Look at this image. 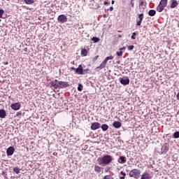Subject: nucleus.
<instances>
[{
  "mask_svg": "<svg viewBox=\"0 0 179 179\" xmlns=\"http://www.w3.org/2000/svg\"><path fill=\"white\" fill-rule=\"evenodd\" d=\"M99 166H107L113 162V157L111 155H105L101 159L99 158L97 159Z\"/></svg>",
  "mask_w": 179,
  "mask_h": 179,
  "instance_id": "nucleus-1",
  "label": "nucleus"
},
{
  "mask_svg": "<svg viewBox=\"0 0 179 179\" xmlns=\"http://www.w3.org/2000/svg\"><path fill=\"white\" fill-rule=\"evenodd\" d=\"M129 177H133V178L138 179L141 177V170L134 169L129 172Z\"/></svg>",
  "mask_w": 179,
  "mask_h": 179,
  "instance_id": "nucleus-2",
  "label": "nucleus"
},
{
  "mask_svg": "<svg viewBox=\"0 0 179 179\" xmlns=\"http://www.w3.org/2000/svg\"><path fill=\"white\" fill-rule=\"evenodd\" d=\"M109 59H114V56L110 55L109 57H106L100 66L96 67V69H103V68H106V65H107V62Z\"/></svg>",
  "mask_w": 179,
  "mask_h": 179,
  "instance_id": "nucleus-3",
  "label": "nucleus"
},
{
  "mask_svg": "<svg viewBox=\"0 0 179 179\" xmlns=\"http://www.w3.org/2000/svg\"><path fill=\"white\" fill-rule=\"evenodd\" d=\"M167 6V1H160L159 5L157 7V12H163L164 8Z\"/></svg>",
  "mask_w": 179,
  "mask_h": 179,
  "instance_id": "nucleus-4",
  "label": "nucleus"
},
{
  "mask_svg": "<svg viewBox=\"0 0 179 179\" xmlns=\"http://www.w3.org/2000/svg\"><path fill=\"white\" fill-rule=\"evenodd\" d=\"M59 23H66L68 22V17L65 15H60L57 17Z\"/></svg>",
  "mask_w": 179,
  "mask_h": 179,
  "instance_id": "nucleus-5",
  "label": "nucleus"
},
{
  "mask_svg": "<svg viewBox=\"0 0 179 179\" xmlns=\"http://www.w3.org/2000/svg\"><path fill=\"white\" fill-rule=\"evenodd\" d=\"M71 69L74 71L78 75H82V72L83 71V66H82V64H80L77 69L75 67H71Z\"/></svg>",
  "mask_w": 179,
  "mask_h": 179,
  "instance_id": "nucleus-6",
  "label": "nucleus"
},
{
  "mask_svg": "<svg viewBox=\"0 0 179 179\" xmlns=\"http://www.w3.org/2000/svg\"><path fill=\"white\" fill-rule=\"evenodd\" d=\"M10 107L12 110H14L15 111H17V110H20V107H22V104H20V102L14 103L10 105Z\"/></svg>",
  "mask_w": 179,
  "mask_h": 179,
  "instance_id": "nucleus-7",
  "label": "nucleus"
},
{
  "mask_svg": "<svg viewBox=\"0 0 179 179\" xmlns=\"http://www.w3.org/2000/svg\"><path fill=\"white\" fill-rule=\"evenodd\" d=\"M101 124L97 122H93L91 124V129L92 131H96V129H99L101 128Z\"/></svg>",
  "mask_w": 179,
  "mask_h": 179,
  "instance_id": "nucleus-8",
  "label": "nucleus"
},
{
  "mask_svg": "<svg viewBox=\"0 0 179 179\" xmlns=\"http://www.w3.org/2000/svg\"><path fill=\"white\" fill-rule=\"evenodd\" d=\"M69 83L64 81H59V89H64L65 87H69Z\"/></svg>",
  "mask_w": 179,
  "mask_h": 179,
  "instance_id": "nucleus-9",
  "label": "nucleus"
},
{
  "mask_svg": "<svg viewBox=\"0 0 179 179\" xmlns=\"http://www.w3.org/2000/svg\"><path fill=\"white\" fill-rule=\"evenodd\" d=\"M169 149H170V145L167 143H164L162 148V153H167L169 152Z\"/></svg>",
  "mask_w": 179,
  "mask_h": 179,
  "instance_id": "nucleus-10",
  "label": "nucleus"
},
{
  "mask_svg": "<svg viewBox=\"0 0 179 179\" xmlns=\"http://www.w3.org/2000/svg\"><path fill=\"white\" fill-rule=\"evenodd\" d=\"M120 82L121 83V85H123L124 86H127V85H129V78H127L126 79L120 78Z\"/></svg>",
  "mask_w": 179,
  "mask_h": 179,
  "instance_id": "nucleus-11",
  "label": "nucleus"
},
{
  "mask_svg": "<svg viewBox=\"0 0 179 179\" xmlns=\"http://www.w3.org/2000/svg\"><path fill=\"white\" fill-rule=\"evenodd\" d=\"M51 86L55 87V89H59V81L58 80L51 81Z\"/></svg>",
  "mask_w": 179,
  "mask_h": 179,
  "instance_id": "nucleus-12",
  "label": "nucleus"
},
{
  "mask_svg": "<svg viewBox=\"0 0 179 179\" xmlns=\"http://www.w3.org/2000/svg\"><path fill=\"white\" fill-rule=\"evenodd\" d=\"M6 153H7V156H12V155H13V153H15V148H13L12 146L9 147L7 149Z\"/></svg>",
  "mask_w": 179,
  "mask_h": 179,
  "instance_id": "nucleus-13",
  "label": "nucleus"
},
{
  "mask_svg": "<svg viewBox=\"0 0 179 179\" xmlns=\"http://www.w3.org/2000/svg\"><path fill=\"white\" fill-rule=\"evenodd\" d=\"M138 19L139 20H137L136 25L141 26V24H142V21L143 20V13L138 15Z\"/></svg>",
  "mask_w": 179,
  "mask_h": 179,
  "instance_id": "nucleus-14",
  "label": "nucleus"
},
{
  "mask_svg": "<svg viewBox=\"0 0 179 179\" xmlns=\"http://www.w3.org/2000/svg\"><path fill=\"white\" fill-rule=\"evenodd\" d=\"M141 179H152V176H150V174L145 172L141 175Z\"/></svg>",
  "mask_w": 179,
  "mask_h": 179,
  "instance_id": "nucleus-15",
  "label": "nucleus"
},
{
  "mask_svg": "<svg viewBox=\"0 0 179 179\" xmlns=\"http://www.w3.org/2000/svg\"><path fill=\"white\" fill-rule=\"evenodd\" d=\"M94 171H96V173H98V174H100V173L103 171V168L101 166H99V165H95Z\"/></svg>",
  "mask_w": 179,
  "mask_h": 179,
  "instance_id": "nucleus-16",
  "label": "nucleus"
},
{
  "mask_svg": "<svg viewBox=\"0 0 179 179\" xmlns=\"http://www.w3.org/2000/svg\"><path fill=\"white\" fill-rule=\"evenodd\" d=\"M113 126L114 127V128L118 129V128H121L122 124L120 122L115 121L113 123Z\"/></svg>",
  "mask_w": 179,
  "mask_h": 179,
  "instance_id": "nucleus-17",
  "label": "nucleus"
},
{
  "mask_svg": "<svg viewBox=\"0 0 179 179\" xmlns=\"http://www.w3.org/2000/svg\"><path fill=\"white\" fill-rule=\"evenodd\" d=\"M6 117V111L3 109L0 110V118H5Z\"/></svg>",
  "mask_w": 179,
  "mask_h": 179,
  "instance_id": "nucleus-18",
  "label": "nucleus"
},
{
  "mask_svg": "<svg viewBox=\"0 0 179 179\" xmlns=\"http://www.w3.org/2000/svg\"><path fill=\"white\" fill-rule=\"evenodd\" d=\"M177 6H178V2L177 1H172L170 6L171 8L173 9V8H177Z\"/></svg>",
  "mask_w": 179,
  "mask_h": 179,
  "instance_id": "nucleus-19",
  "label": "nucleus"
},
{
  "mask_svg": "<svg viewBox=\"0 0 179 179\" xmlns=\"http://www.w3.org/2000/svg\"><path fill=\"white\" fill-rule=\"evenodd\" d=\"M92 3V6L91 8H92V9H99V8H100V6H99V4L96 3V1H91Z\"/></svg>",
  "mask_w": 179,
  "mask_h": 179,
  "instance_id": "nucleus-20",
  "label": "nucleus"
},
{
  "mask_svg": "<svg viewBox=\"0 0 179 179\" xmlns=\"http://www.w3.org/2000/svg\"><path fill=\"white\" fill-rule=\"evenodd\" d=\"M119 160H120L118 161L119 163H121V164L127 163V157H122V156L120 157Z\"/></svg>",
  "mask_w": 179,
  "mask_h": 179,
  "instance_id": "nucleus-21",
  "label": "nucleus"
},
{
  "mask_svg": "<svg viewBox=\"0 0 179 179\" xmlns=\"http://www.w3.org/2000/svg\"><path fill=\"white\" fill-rule=\"evenodd\" d=\"M149 16H155L156 15V10H150L148 11Z\"/></svg>",
  "mask_w": 179,
  "mask_h": 179,
  "instance_id": "nucleus-22",
  "label": "nucleus"
},
{
  "mask_svg": "<svg viewBox=\"0 0 179 179\" xmlns=\"http://www.w3.org/2000/svg\"><path fill=\"white\" fill-rule=\"evenodd\" d=\"M81 55L82 57H86V55H87V50L86 49H82Z\"/></svg>",
  "mask_w": 179,
  "mask_h": 179,
  "instance_id": "nucleus-23",
  "label": "nucleus"
},
{
  "mask_svg": "<svg viewBox=\"0 0 179 179\" xmlns=\"http://www.w3.org/2000/svg\"><path fill=\"white\" fill-rule=\"evenodd\" d=\"M101 128L102 131H107V129H108V126L107 125V124H103L101 126Z\"/></svg>",
  "mask_w": 179,
  "mask_h": 179,
  "instance_id": "nucleus-24",
  "label": "nucleus"
},
{
  "mask_svg": "<svg viewBox=\"0 0 179 179\" xmlns=\"http://www.w3.org/2000/svg\"><path fill=\"white\" fill-rule=\"evenodd\" d=\"M14 173H15L16 174H19V173H20V169L19 167H14L13 169Z\"/></svg>",
  "mask_w": 179,
  "mask_h": 179,
  "instance_id": "nucleus-25",
  "label": "nucleus"
},
{
  "mask_svg": "<svg viewBox=\"0 0 179 179\" xmlns=\"http://www.w3.org/2000/svg\"><path fill=\"white\" fill-rule=\"evenodd\" d=\"M91 40L94 41V43H99V41H100V38L97 37H93Z\"/></svg>",
  "mask_w": 179,
  "mask_h": 179,
  "instance_id": "nucleus-26",
  "label": "nucleus"
},
{
  "mask_svg": "<svg viewBox=\"0 0 179 179\" xmlns=\"http://www.w3.org/2000/svg\"><path fill=\"white\" fill-rule=\"evenodd\" d=\"M173 137L175 139H178V138H179V131H176V132L173 134Z\"/></svg>",
  "mask_w": 179,
  "mask_h": 179,
  "instance_id": "nucleus-27",
  "label": "nucleus"
},
{
  "mask_svg": "<svg viewBox=\"0 0 179 179\" xmlns=\"http://www.w3.org/2000/svg\"><path fill=\"white\" fill-rule=\"evenodd\" d=\"M89 71H90L89 69H83V72L81 75H86L87 73H89Z\"/></svg>",
  "mask_w": 179,
  "mask_h": 179,
  "instance_id": "nucleus-28",
  "label": "nucleus"
},
{
  "mask_svg": "<svg viewBox=\"0 0 179 179\" xmlns=\"http://www.w3.org/2000/svg\"><path fill=\"white\" fill-rule=\"evenodd\" d=\"M134 48H135V46H134V45H129V46L127 47L128 51H132V50H134Z\"/></svg>",
  "mask_w": 179,
  "mask_h": 179,
  "instance_id": "nucleus-29",
  "label": "nucleus"
},
{
  "mask_svg": "<svg viewBox=\"0 0 179 179\" xmlns=\"http://www.w3.org/2000/svg\"><path fill=\"white\" fill-rule=\"evenodd\" d=\"M102 179H114V178L110 175H106Z\"/></svg>",
  "mask_w": 179,
  "mask_h": 179,
  "instance_id": "nucleus-30",
  "label": "nucleus"
},
{
  "mask_svg": "<svg viewBox=\"0 0 179 179\" xmlns=\"http://www.w3.org/2000/svg\"><path fill=\"white\" fill-rule=\"evenodd\" d=\"M136 32H133L132 35H131V39L132 40H136Z\"/></svg>",
  "mask_w": 179,
  "mask_h": 179,
  "instance_id": "nucleus-31",
  "label": "nucleus"
},
{
  "mask_svg": "<svg viewBox=\"0 0 179 179\" xmlns=\"http://www.w3.org/2000/svg\"><path fill=\"white\" fill-rule=\"evenodd\" d=\"M116 55L117 57H122V51L117 52Z\"/></svg>",
  "mask_w": 179,
  "mask_h": 179,
  "instance_id": "nucleus-32",
  "label": "nucleus"
},
{
  "mask_svg": "<svg viewBox=\"0 0 179 179\" xmlns=\"http://www.w3.org/2000/svg\"><path fill=\"white\" fill-rule=\"evenodd\" d=\"M25 3H27V5H31V3H34V1H25Z\"/></svg>",
  "mask_w": 179,
  "mask_h": 179,
  "instance_id": "nucleus-33",
  "label": "nucleus"
},
{
  "mask_svg": "<svg viewBox=\"0 0 179 179\" xmlns=\"http://www.w3.org/2000/svg\"><path fill=\"white\" fill-rule=\"evenodd\" d=\"M4 11L3 10H0V19L2 18V15H3Z\"/></svg>",
  "mask_w": 179,
  "mask_h": 179,
  "instance_id": "nucleus-34",
  "label": "nucleus"
},
{
  "mask_svg": "<svg viewBox=\"0 0 179 179\" xmlns=\"http://www.w3.org/2000/svg\"><path fill=\"white\" fill-rule=\"evenodd\" d=\"M120 174L122 175V176H123V177H125V176H127V173H125V172H124V171H120Z\"/></svg>",
  "mask_w": 179,
  "mask_h": 179,
  "instance_id": "nucleus-35",
  "label": "nucleus"
},
{
  "mask_svg": "<svg viewBox=\"0 0 179 179\" xmlns=\"http://www.w3.org/2000/svg\"><path fill=\"white\" fill-rule=\"evenodd\" d=\"M108 10L113 12V10H114V8L113 6H111L110 8H109V9H108Z\"/></svg>",
  "mask_w": 179,
  "mask_h": 179,
  "instance_id": "nucleus-36",
  "label": "nucleus"
},
{
  "mask_svg": "<svg viewBox=\"0 0 179 179\" xmlns=\"http://www.w3.org/2000/svg\"><path fill=\"white\" fill-rule=\"evenodd\" d=\"M19 115H22V112L20 111L16 113L17 117H19Z\"/></svg>",
  "mask_w": 179,
  "mask_h": 179,
  "instance_id": "nucleus-37",
  "label": "nucleus"
},
{
  "mask_svg": "<svg viewBox=\"0 0 179 179\" xmlns=\"http://www.w3.org/2000/svg\"><path fill=\"white\" fill-rule=\"evenodd\" d=\"M78 92H82V87H78Z\"/></svg>",
  "mask_w": 179,
  "mask_h": 179,
  "instance_id": "nucleus-38",
  "label": "nucleus"
},
{
  "mask_svg": "<svg viewBox=\"0 0 179 179\" xmlns=\"http://www.w3.org/2000/svg\"><path fill=\"white\" fill-rule=\"evenodd\" d=\"M122 50H125V47H123V48H120V51H122Z\"/></svg>",
  "mask_w": 179,
  "mask_h": 179,
  "instance_id": "nucleus-39",
  "label": "nucleus"
},
{
  "mask_svg": "<svg viewBox=\"0 0 179 179\" xmlns=\"http://www.w3.org/2000/svg\"><path fill=\"white\" fill-rule=\"evenodd\" d=\"M143 5V1L140 2V6H142Z\"/></svg>",
  "mask_w": 179,
  "mask_h": 179,
  "instance_id": "nucleus-40",
  "label": "nucleus"
},
{
  "mask_svg": "<svg viewBox=\"0 0 179 179\" xmlns=\"http://www.w3.org/2000/svg\"><path fill=\"white\" fill-rule=\"evenodd\" d=\"M3 65H8V64H9V63L8 62H3Z\"/></svg>",
  "mask_w": 179,
  "mask_h": 179,
  "instance_id": "nucleus-41",
  "label": "nucleus"
},
{
  "mask_svg": "<svg viewBox=\"0 0 179 179\" xmlns=\"http://www.w3.org/2000/svg\"><path fill=\"white\" fill-rule=\"evenodd\" d=\"M120 179H125V176H120Z\"/></svg>",
  "mask_w": 179,
  "mask_h": 179,
  "instance_id": "nucleus-42",
  "label": "nucleus"
},
{
  "mask_svg": "<svg viewBox=\"0 0 179 179\" xmlns=\"http://www.w3.org/2000/svg\"><path fill=\"white\" fill-rule=\"evenodd\" d=\"M104 5H108V1H104Z\"/></svg>",
  "mask_w": 179,
  "mask_h": 179,
  "instance_id": "nucleus-43",
  "label": "nucleus"
},
{
  "mask_svg": "<svg viewBox=\"0 0 179 179\" xmlns=\"http://www.w3.org/2000/svg\"><path fill=\"white\" fill-rule=\"evenodd\" d=\"M131 5L132 8H134V3H132V1L131 2Z\"/></svg>",
  "mask_w": 179,
  "mask_h": 179,
  "instance_id": "nucleus-44",
  "label": "nucleus"
},
{
  "mask_svg": "<svg viewBox=\"0 0 179 179\" xmlns=\"http://www.w3.org/2000/svg\"><path fill=\"white\" fill-rule=\"evenodd\" d=\"M115 1H112V5H114Z\"/></svg>",
  "mask_w": 179,
  "mask_h": 179,
  "instance_id": "nucleus-45",
  "label": "nucleus"
},
{
  "mask_svg": "<svg viewBox=\"0 0 179 179\" xmlns=\"http://www.w3.org/2000/svg\"><path fill=\"white\" fill-rule=\"evenodd\" d=\"M103 17H106V14H103Z\"/></svg>",
  "mask_w": 179,
  "mask_h": 179,
  "instance_id": "nucleus-46",
  "label": "nucleus"
},
{
  "mask_svg": "<svg viewBox=\"0 0 179 179\" xmlns=\"http://www.w3.org/2000/svg\"><path fill=\"white\" fill-rule=\"evenodd\" d=\"M118 37H119L120 38H121V37H122V36L119 35Z\"/></svg>",
  "mask_w": 179,
  "mask_h": 179,
  "instance_id": "nucleus-47",
  "label": "nucleus"
},
{
  "mask_svg": "<svg viewBox=\"0 0 179 179\" xmlns=\"http://www.w3.org/2000/svg\"><path fill=\"white\" fill-rule=\"evenodd\" d=\"M118 31V33H122V31Z\"/></svg>",
  "mask_w": 179,
  "mask_h": 179,
  "instance_id": "nucleus-48",
  "label": "nucleus"
},
{
  "mask_svg": "<svg viewBox=\"0 0 179 179\" xmlns=\"http://www.w3.org/2000/svg\"><path fill=\"white\" fill-rule=\"evenodd\" d=\"M46 5H47L48 8H50V6H48V4H46Z\"/></svg>",
  "mask_w": 179,
  "mask_h": 179,
  "instance_id": "nucleus-49",
  "label": "nucleus"
},
{
  "mask_svg": "<svg viewBox=\"0 0 179 179\" xmlns=\"http://www.w3.org/2000/svg\"><path fill=\"white\" fill-rule=\"evenodd\" d=\"M97 58H99V56H96V59H97Z\"/></svg>",
  "mask_w": 179,
  "mask_h": 179,
  "instance_id": "nucleus-50",
  "label": "nucleus"
},
{
  "mask_svg": "<svg viewBox=\"0 0 179 179\" xmlns=\"http://www.w3.org/2000/svg\"><path fill=\"white\" fill-rule=\"evenodd\" d=\"M161 1H167V0H161Z\"/></svg>",
  "mask_w": 179,
  "mask_h": 179,
  "instance_id": "nucleus-51",
  "label": "nucleus"
}]
</instances>
